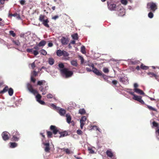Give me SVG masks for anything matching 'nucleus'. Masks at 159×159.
Wrapping results in <instances>:
<instances>
[{"label":"nucleus","instance_id":"nucleus-29","mask_svg":"<svg viewBox=\"0 0 159 159\" xmlns=\"http://www.w3.org/2000/svg\"><path fill=\"white\" fill-rule=\"evenodd\" d=\"M79 113L80 114H84L85 113V110L84 108L80 109L79 110Z\"/></svg>","mask_w":159,"mask_h":159},{"label":"nucleus","instance_id":"nucleus-30","mask_svg":"<svg viewBox=\"0 0 159 159\" xmlns=\"http://www.w3.org/2000/svg\"><path fill=\"white\" fill-rule=\"evenodd\" d=\"M8 86H6L2 90L0 91V94L6 92V91H7L8 90Z\"/></svg>","mask_w":159,"mask_h":159},{"label":"nucleus","instance_id":"nucleus-15","mask_svg":"<svg viewBox=\"0 0 159 159\" xmlns=\"http://www.w3.org/2000/svg\"><path fill=\"white\" fill-rule=\"evenodd\" d=\"M61 43L63 45L67 44L69 41L67 39L64 37H62L61 39Z\"/></svg>","mask_w":159,"mask_h":159},{"label":"nucleus","instance_id":"nucleus-36","mask_svg":"<svg viewBox=\"0 0 159 159\" xmlns=\"http://www.w3.org/2000/svg\"><path fill=\"white\" fill-rule=\"evenodd\" d=\"M59 67L60 68V70L61 71V70L62 69H65L64 67V65L63 63H61L59 64Z\"/></svg>","mask_w":159,"mask_h":159},{"label":"nucleus","instance_id":"nucleus-13","mask_svg":"<svg viewBox=\"0 0 159 159\" xmlns=\"http://www.w3.org/2000/svg\"><path fill=\"white\" fill-rule=\"evenodd\" d=\"M133 91L136 93L140 95H144L143 92L139 89H134Z\"/></svg>","mask_w":159,"mask_h":159},{"label":"nucleus","instance_id":"nucleus-62","mask_svg":"<svg viewBox=\"0 0 159 159\" xmlns=\"http://www.w3.org/2000/svg\"><path fill=\"white\" fill-rule=\"evenodd\" d=\"M52 43H49L48 44V46L49 47H51L52 46Z\"/></svg>","mask_w":159,"mask_h":159},{"label":"nucleus","instance_id":"nucleus-35","mask_svg":"<svg viewBox=\"0 0 159 159\" xmlns=\"http://www.w3.org/2000/svg\"><path fill=\"white\" fill-rule=\"evenodd\" d=\"M140 68L143 70H147L148 69L149 67L147 66L144 65L143 64H142Z\"/></svg>","mask_w":159,"mask_h":159},{"label":"nucleus","instance_id":"nucleus-5","mask_svg":"<svg viewBox=\"0 0 159 159\" xmlns=\"http://www.w3.org/2000/svg\"><path fill=\"white\" fill-rule=\"evenodd\" d=\"M43 144V148L45 152H49L50 147L49 143H45L43 141V139H42Z\"/></svg>","mask_w":159,"mask_h":159},{"label":"nucleus","instance_id":"nucleus-25","mask_svg":"<svg viewBox=\"0 0 159 159\" xmlns=\"http://www.w3.org/2000/svg\"><path fill=\"white\" fill-rule=\"evenodd\" d=\"M48 62L49 64L50 65H52L54 62V61L53 58H49Z\"/></svg>","mask_w":159,"mask_h":159},{"label":"nucleus","instance_id":"nucleus-20","mask_svg":"<svg viewBox=\"0 0 159 159\" xmlns=\"http://www.w3.org/2000/svg\"><path fill=\"white\" fill-rule=\"evenodd\" d=\"M59 113L61 115H64L66 113V111L63 109L60 108L59 111Z\"/></svg>","mask_w":159,"mask_h":159},{"label":"nucleus","instance_id":"nucleus-26","mask_svg":"<svg viewBox=\"0 0 159 159\" xmlns=\"http://www.w3.org/2000/svg\"><path fill=\"white\" fill-rule=\"evenodd\" d=\"M46 44V42L44 40L41 41L38 44V46L39 47L43 46Z\"/></svg>","mask_w":159,"mask_h":159},{"label":"nucleus","instance_id":"nucleus-61","mask_svg":"<svg viewBox=\"0 0 159 159\" xmlns=\"http://www.w3.org/2000/svg\"><path fill=\"white\" fill-rule=\"evenodd\" d=\"M38 46H39L38 45L37 46H36L34 47V49H36L37 50H38L39 49Z\"/></svg>","mask_w":159,"mask_h":159},{"label":"nucleus","instance_id":"nucleus-4","mask_svg":"<svg viewBox=\"0 0 159 159\" xmlns=\"http://www.w3.org/2000/svg\"><path fill=\"white\" fill-rule=\"evenodd\" d=\"M147 8L150 9L153 12H154L157 9V5L153 2L148 3L147 4Z\"/></svg>","mask_w":159,"mask_h":159},{"label":"nucleus","instance_id":"nucleus-28","mask_svg":"<svg viewBox=\"0 0 159 159\" xmlns=\"http://www.w3.org/2000/svg\"><path fill=\"white\" fill-rule=\"evenodd\" d=\"M73 39L75 40H77L78 39V35L77 33H75L71 35Z\"/></svg>","mask_w":159,"mask_h":159},{"label":"nucleus","instance_id":"nucleus-24","mask_svg":"<svg viewBox=\"0 0 159 159\" xmlns=\"http://www.w3.org/2000/svg\"><path fill=\"white\" fill-rule=\"evenodd\" d=\"M59 134H60V135L59 136L60 138L64 137L66 136L67 135V133L66 132H64L61 133H59Z\"/></svg>","mask_w":159,"mask_h":159},{"label":"nucleus","instance_id":"nucleus-50","mask_svg":"<svg viewBox=\"0 0 159 159\" xmlns=\"http://www.w3.org/2000/svg\"><path fill=\"white\" fill-rule=\"evenodd\" d=\"M153 126L155 127H157L158 126V124L155 121H153L152 123Z\"/></svg>","mask_w":159,"mask_h":159},{"label":"nucleus","instance_id":"nucleus-51","mask_svg":"<svg viewBox=\"0 0 159 159\" xmlns=\"http://www.w3.org/2000/svg\"><path fill=\"white\" fill-rule=\"evenodd\" d=\"M79 57L80 59L81 60V64H83L84 62V59L81 56H79Z\"/></svg>","mask_w":159,"mask_h":159},{"label":"nucleus","instance_id":"nucleus-33","mask_svg":"<svg viewBox=\"0 0 159 159\" xmlns=\"http://www.w3.org/2000/svg\"><path fill=\"white\" fill-rule=\"evenodd\" d=\"M45 81L44 80L39 81L38 82L37 84L39 85H42L45 83Z\"/></svg>","mask_w":159,"mask_h":159},{"label":"nucleus","instance_id":"nucleus-57","mask_svg":"<svg viewBox=\"0 0 159 159\" xmlns=\"http://www.w3.org/2000/svg\"><path fill=\"white\" fill-rule=\"evenodd\" d=\"M134 89H138L137 88L138 87L139 85L137 83H135L134 84Z\"/></svg>","mask_w":159,"mask_h":159},{"label":"nucleus","instance_id":"nucleus-19","mask_svg":"<svg viewBox=\"0 0 159 159\" xmlns=\"http://www.w3.org/2000/svg\"><path fill=\"white\" fill-rule=\"evenodd\" d=\"M9 144H10V147L11 148H15L16 147H17V143H15L10 142L9 143Z\"/></svg>","mask_w":159,"mask_h":159},{"label":"nucleus","instance_id":"nucleus-53","mask_svg":"<svg viewBox=\"0 0 159 159\" xmlns=\"http://www.w3.org/2000/svg\"><path fill=\"white\" fill-rule=\"evenodd\" d=\"M32 53L36 56L39 54V52L37 50H33Z\"/></svg>","mask_w":159,"mask_h":159},{"label":"nucleus","instance_id":"nucleus-42","mask_svg":"<svg viewBox=\"0 0 159 159\" xmlns=\"http://www.w3.org/2000/svg\"><path fill=\"white\" fill-rule=\"evenodd\" d=\"M14 43L17 46H19L20 44V42L18 40L14 41Z\"/></svg>","mask_w":159,"mask_h":159},{"label":"nucleus","instance_id":"nucleus-2","mask_svg":"<svg viewBox=\"0 0 159 159\" xmlns=\"http://www.w3.org/2000/svg\"><path fill=\"white\" fill-rule=\"evenodd\" d=\"M126 91L133 96V99L134 100L139 102L142 104H144V102L142 99V97L135 94L134 93V91H133L132 89H127L126 90Z\"/></svg>","mask_w":159,"mask_h":159},{"label":"nucleus","instance_id":"nucleus-1","mask_svg":"<svg viewBox=\"0 0 159 159\" xmlns=\"http://www.w3.org/2000/svg\"><path fill=\"white\" fill-rule=\"evenodd\" d=\"M27 88L28 90L31 93L34 95L37 94V95L36 96V100L38 102L41 104L45 105V103L43 101L40 100L41 96L38 93V92L36 90L33 89L32 86L30 84L28 83L27 84Z\"/></svg>","mask_w":159,"mask_h":159},{"label":"nucleus","instance_id":"nucleus-46","mask_svg":"<svg viewBox=\"0 0 159 159\" xmlns=\"http://www.w3.org/2000/svg\"><path fill=\"white\" fill-rule=\"evenodd\" d=\"M121 2L122 4L124 5H126L127 3V1L126 0H121Z\"/></svg>","mask_w":159,"mask_h":159},{"label":"nucleus","instance_id":"nucleus-7","mask_svg":"<svg viewBox=\"0 0 159 159\" xmlns=\"http://www.w3.org/2000/svg\"><path fill=\"white\" fill-rule=\"evenodd\" d=\"M87 120V118L86 116H82L80 120V127L81 129H82L83 127L85 124V121Z\"/></svg>","mask_w":159,"mask_h":159},{"label":"nucleus","instance_id":"nucleus-11","mask_svg":"<svg viewBox=\"0 0 159 159\" xmlns=\"http://www.w3.org/2000/svg\"><path fill=\"white\" fill-rule=\"evenodd\" d=\"M120 81L124 84H126L128 83V78L126 77L120 78Z\"/></svg>","mask_w":159,"mask_h":159},{"label":"nucleus","instance_id":"nucleus-58","mask_svg":"<svg viewBox=\"0 0 159 159\" xmlns=\"http://www.w3.org/2000/svg\"><path fill=\"white\" fill-rule=\"evenodd\" d=\"M31 66L33 69H34L35 67V62L31 64Z\"/></svg>","mask_w":159,"mask_h":159},{"label":"nucleus","instance_id":"nucleus-48","mask_svg":"<svg viewBox=\"0 0 159 159\" xmlns=\"http://www.w3.org/2000/svg\"><path fill=\"white\" fill-rule=\"evenodd\" d=\"M49 106L50 107L56 109L57 108L53 104H49Z\"/></svg>","mask_w":159,"mask_h":159},{"label":"nucleus","instance_id":"nucleus-38","mask_svg":"<svg viewBox=\"0 0 159 159\" xmlns=\"http://www.w3.org/2000/svg\"><path fill=\"white\" fill-rule=\"evenodd\" d=\"M39 89L40 90V91L42 92V94L43 95H44L46 93L45 91L43 89V88H42V87H40L39 88Z\"/></svg>","mask_w":159,"mask_h":159},{"label":"nucleus","instance_id":"nucleus-34","mask_svg":"<svg viewBox=\"0 0 159 159\" xmlns=\"http://www.w3.org/2000/svg\"><path fill=\"white\" fill-rule=\"evenodd\" d=\"M85 47L84 46H83L81 47V52L83 54H85L86 53V52L85 50Z\"/></svg>","mask_w":159,"mask_h":159},{"label":"nucleus","instance_id":"nucleus-37","mask_svg":"<svg viewBox=\"0 0 159 159\" xmlns=\"http://www.w3.org/2000/svg\"><path fill=\"white\" fill-rule=\"evenodd\" d=\"M147 107L150 110H152V111H157V110L156 108L153 107L152 106H150L149 105H147Z\"/></svg>","mask_w":159,"mask_h":159},{"label":"nucleus","instance_id":"nucleus-59","mask_svg":"<svg viewBox=\"0 0 159 159\" xmlns=\"http://www.w3.org/2000/svg\"><path fill=\"white\" fill-rule=\"evenodd\" d=\"M112 83L114 85H116L117 83V81L116 80H114L112 81Z\"/></svg>","mask_w":159,"mask_h":159},{"label":"nucleus","instance_id":"nucleus-64","mask_svg":"<svg viewBox=\"0 0 159 159\" xmlns=\"http://www.w3.org/2000/svg\"><path fill=\"white\" fill-rule=\"evenodd\" d=\"M58 17V16H55L52 18V19L54 20H56L57 18Z\"/></svg>","mask_w":159,"mask_h":159},{"label":"nucleus","instance_id":"nucleus-45","mask_svg":"<svg viewBox=\"0 0 159 159\" xmlns=\"http://www.w3.org/2000/svg\"><path fill=\"white\" fill-rule=\"evenodd\" d=\"M93 128L98 130L100 132H101V130L96 126H93Z\"/></svg>","mask_w":159,"mask_h":159},{"label":"nucleus","instance_id":"nucleus-47","mask_svg":"<svg viewBox=\"0 0 159 159\" xmlns=\"http://www.w3.org/2000/svg\"><path fill=\"white\" fill-rule=\"evenodd\" d=\"M88 150L89 151V153H90L93 154V153H95L94 151L91 148H89Z\"/></svg>","mask_w":159,"mask_h":159},{"label":"nucleus","instance_id":"nucleus-32","mask_svg":"<svg viewBox=\"0 0 159 159\" xmlns=\"http://www.w3.org/2000/svg\"><path fill=\"white\" fill-rule=\"evenodd\" d=\"M8 93H9V95L10 96H11L13 94V90L12 89H11V88H10L8 90Z\"/></svg>","mask_w":159,"mask_h":159},{"label":"nucleus","instance_id":"nucleus-10","mask_svg":"<svg viewBox=\"0 0 159 159\" xmlns=\"http://www.w3.org/2000/svg\"><path fill=\"white\" fill-rule=\"evenodd\" d=\"M92 71L98 75H102L103 77L104 75V74H103L101 71L99 70L96 68H93Z\"/></svg>","mask_w":159,"mask_h":159},{"label":"nucleus","instance_id":"nucleus-54","mask_svg":"<svg viewBox=\"0 0 159 159\" xmlns=\"http://www.w3.org/2000/svg\"><path fill=\"white\" fill-rule=\"evenodd\" d=\"M77 133L79 135H81L82 134V132L81 130L80 129H78L77 131Z\"/></svg>","mask_w":159,"mask_h":159},{"label":"nucleus","instance_id":"nucleus-22","mask_svg":"<svg viewBox=\"0 0 159 159\" xmlns=\"http://www.w3.org/2000/svg\"><path fill=\"white\" fill-rule=\"evenodd\" d=\"M62 150L63 151L65 152L67 154H70L72 153V152L68 148H63L62 149Z\"/></svg>","mask_w":159,"mask_h":159},{"label":"nucleus","instance_id":"nucleus-9","mask_svg":"<svg viewBox=\"0 0 159 159\" xmlns=\"http://www.w3.org/2000/svg\"><path fill=\"white\" fill-rule=\"evenodd\" d=\"M2 136L4 140H7L9 139L10 135L7 132H4L2 134Z\"/></svg>","mask_w":159,"mask_h":159},{"label":"nucleus","instance_id":"nucleus-14","mask_svg":"<svg viewBox=\"0 0 159 159\" xmlns=\"http://www.w3.org/2000/svg\"><path fill=\"white\" fill-rule=\"evenodd\" d=\"M106 153L107 156L110 158H111L113 156V152L111 149L107 150Z\"/></svg>","mask_w":159,"mask_h":159},{"label":"nucleus","instance_id":"nucleus-52","mask_svg":"<svg viewBox=\"0 0 159 159\" xmlns=\"http://www.w3.org/2000/svg\"><path fill=\"white\" fill-rule=\"evenodd\" d=\"M47 133L48 137H52V133L51 132L48 131Z\"/></svg>","mask_w":159,"mask_h":159},{"label":"nucleus","instance_id":"nucleus-3","mask_svg":"<svg viewBox=\"0 0 159 159\" xmlns=\"http://www.w3.org/2000/svg\"><path fill=\"white\" fill-rule=\"evenodd\" d=\"M61 72L66 78L70 77L73 75V71L69 70L67 68L61 69Z\"/></svg>","mask_w":159,"mask_h":159},{"label":"nucleus","instance_id":"nucleus-41","mask_svg":"<svg viewBox=\"0 0 159 159\" xmlns=\"http://www.w3.org/2000/svg\"><path fill=\"white\" fill-rule=\"evenodd\" d=\"M40 53L41 54H42L44 55H46L47 54L46 51L44 49L41 50L40 51Z\"/></svg>","mask_w":159,"mask_h":159},{"label":"nucleus","instance_id":"nucleus-39","mask_svg":"<svg viewBox=\"0 0 159 159\" xmlns=\"http://www.w3.org/2000/svg\"><path fill=\"white\" fill-rule=\"evenodd\" d=\"M69 55V54L67 52L65 51H63L62 55L65 57H67Z\"/></svg>","mask_w":159,"mask_h":159},{"label":"nucleus","instance_id":"nucleus-23","mask_svg":"<svg viewBox=\"0 0 159 159\" xmlns=\"http://www.w3.org/2000/svg\"><path fill=\"white\" fill-rule=\"evenodd\" d=\"M49 21L48 19H46L45 20H44L43 22V24L46 27H48L49 25L48 24V23Z\"/></svg>","mask_w":159,"mask_h":159},{"label":"nucleus","instance_id":"nucleus-17","mask_svg":"<svg viewBox=\"0 0 159 159\" xmlns=\"http://www.w3.org/2000/svg\"><path fill=\"white\" fill-rule=\"evenodd\" d=\"M38 74V72L35 71H34L31 73V81L34 83L35 82V80L34 79L33 76H35Z\"/></svg>","mask_w":159,"mask_h":159},{"label":"nucleus","instance_id":"nucleus-27","mask_svg":"<svg viewBox=\"0 0 159 159\" xmlns=\"http://www.w3.org/2000/svg\"><path fill=\"white\" fill-rule=\"evenodd\" d=\"M63 51L60 50H58L57 52V55L59 57L62 55Z\"/></svg>","mask_w":159,"mask_h":159},{"label":"nucleus","instance_id":"nucleus-63","mask_svg":"<svg viewBox=\"0 0 159 159\" xmlns=\"http://www.w3.org/2000/svg\"><path fill=\"white\" fill-rule=\"evenodd\" d=\"M86 70L88 71L89 72L91 71H92L91 70L90 68L88 67H87L86 68Z\"/></svg>","mask_w":159,"mask_h":159},{"label":"nucleus","instance_id":"nucleus-16","mask_svg":"<svg viewBox=\"0 0 159 159\" xmlns=\"http://www.w3.org/2000/svg\"><path fill=\"white\" fill-rule=\"evenodd\" d=\"M15 134L16 135H13L12 140L13 141H18L19 139V135L17 132H15Z\"/></svg>","mask_w":159,"mask_h":159},{"label":"nucleus","instance_id":"nucleus-21","mask_svg":"<svg viewBox=\"0 0 159 159\" xmlns=\"http://www.w3.org/2000/svg\"><path fill=\"white\" fill-rule=\"evenodd\" d=\"M71 64L73 66H77L78 65L77 61L76 60H73L70 61Z\"/></svg>","mask_w":159,"mask_h":159},{"label":"nucleus","instance_id":"nucleus-31","mask_svg":"<svg viewBox=\"0 0 159 159\" xmlns=\"http://www.w3.org/2000/svg\"><path fill=\"white\" fill-rule=\"evenodd\" d=\"M148 74L151 77H152L154 76L156 79H157V75L153 73L149 72L148 73Z\"/></svg>","mask_w":159,"mask_h":159},{"label":"nucleus","instance_id":"nucleus-12","mask_svg":"<svg viewBox=\"0 0 159 159\" xmlns=\"http://www.w3.org/2000/svg\"><path fill=\"white\" fill-rule=\"evenodd\" d=\"M50 129L53 131V133L54 134H57L58 132V130L57 128L55 126L51 125L50 127Z\"/></svg>","mask_w":159,"mask_h":159},{"label":"nucleus","instance_id":"nucleus-56","mask_svg":"<svg viewBox=\"0 0 159 159\" xmlns=\"http://www.w3.org/2000/svg\"><path fill=\"white\" fill-rule=\"evenodd\" d=\"M20 2L21 4L23 5L25 2V1L24 0H21L20 1Z\"/></svg>","mask_w":159,"mask_h":159},{"label":"nucleus","instance_id":"nucleus-49","mask_svg":"<svg viewBox=\"0 0 159 159\" xmlns=\"http://www.w3.org/2000/svg\"><path fill=\"white\" fill-rule=\"evenodd\" d=\"M9 33L13 37H14L15 36L16 34L12 30L10 31H9Z\"/></svg>","mask_w":159,"mask_h":159},{"label":"nucleus","instance_id":"nucleus-55","mask_svg":"<svg viewBox=\"0 0 159 159\" xmlns=\"http://www.w3.org/2000/svg\"><path fill=\"white\" fill-rule=\"evenodd\" d=\"M53 97V95L51 94H49L47 95V97L48 98H52Z\"/></svg>","mask_w":159,"mask_h":159},{"label":"nucleus","instance_id":"nucleus-44","mask_svg":"<svg viewBox=\"0 0 159 159\" xmlns=\"http://www.w3.org/2000/svg\"><path fill=\"white\" fill-rule=\"evenodd\" d=\"M103 71L105 73H108L109 71V70L107 68L104 67L103 68Z\"/></svg>","mask_w":159,"mask_h":159},{"label":"nucleus","instance_id":"nucleus-40","mask_svg":"<svg viewBox=\"0 0 159 159\" xmlns=\"http://www.w3.org/2000/svg\"><path fill=\"white\" fill-rule=\"evenodd\" d=\"M148 17L150 18H152L154 16L153 13L151 12H150L148 14Z\"/></svg>","mask_w":159,"mask_h":159},{"label":"nucleus","instance_id":"nucleus-6","mask_svg":"<svg viewBox=\"0 0 159 159\" xmlns=\"http://www.w3.org/2000/svg\"><path fill=\"white\" fill-rule=\"evenodd\" d=\"M119 9V15L120 16H123L125 14V9L121 7V5H119L117 7V10Z\"/></svg>","mask_w":159,"mask_h":159},{"label":"nucleus","instance_id":"nucleus-8","mask_svg":"<svg viewBox=\"0 0 159 159\" xmlns=\"http://www.w3.org/2000/svg\"><path fill=\"white\" fill-rule=\"evenodd\" d=\"M108 9L111 11L116 10H117V7L116 4L113 3H108Z\"/></svg>","mask_w":159,"mask_h":159},{"label":"nucleus","instance_id":"nucleus-60","mask_svg":"<svg viewBox=\"0 0 159 159\" xmlns=\"http://www.w3.org/2000/svg\"><path fill=\"white\" fill-rule=\"evenodd\" d=\"M27 51L28 52H31L32 53L33 50L32 49H28L27 50Z\"/></svg>","mask_w":159,"mask_h":159},{"label":"nucleus","instance_id":"nucleus-43","mask_svg":"<svg viewBox=\"0 0 159 159\" xmlns=\"http://www.w3.org/2000/svg\"><path fill=\"white\" fill-rule=\"evenodd\" d=\"M39 19V20L41 22H43L44 20H45L44 19V16L42 15L40 16Z\"/></svg>","mask_w":159,"mask_h":159},{"label":"nucleus","instance_id":"nucleus-18","mask_svg":"<svg viewBox=\"0 0 159 159\" xmlns=\"http://www.w3.org/2000/svg\"><path fill=\"white\" fill-rule=\"evenodd\" d=\"M66 121L69 124L70 123L71 120V118L69 114H66Z\"/></svg>","mask_w":159,"mask_h":159}]
</instances>
